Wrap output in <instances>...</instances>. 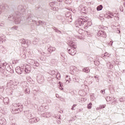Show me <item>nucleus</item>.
Here are the masks:
<instances>
[{"mask_svg":"<svg viewBox=\"0 0 125 125\" xmlns=\"http://www.w3.org/2000/svg\"><path fill=\"white\" fill-rule=\"evenodd\" d=\"M64 1L66 4H71L72 3V0H64Z\"/></svg>","mask_w":125,"mask_h":125,"instance_id":"obj_23","label":"nucleus"},{"mask_svg":"<svg viewBox=\"0 0 125 125\" xmlns=\"http://www.w3.org/2000/svg\"><path fill=\"white\" fill-rule=\"evenodd\" d=\"M39 23L40 25H46V22L45 21H39Z\"/></svg>","mask_w":125,"mask_h":125,"instance_id":"obj_26","label":"nucleus"},{"mask_svg":"<svg viewBox=\"0 0 125 125\" xmlns=\"http://www.w3.org/2000/svg\"><path fill=\"white\" fill-rule=\"evenodd\" d=\"M89 67H85L83 69V72L84 73H89Z\"/></svg>","mask_w":125,"mask_h":125,"instance_id":"obj_18","label":"nucleus"},{"mask_svg":"<svg viewBox=\"0 0 125 125\" xmlns=\"http://www.w3.org/2000/svg\"><path fill=\"white\" fill-rule=\"evenodd\" d=\"M85 7L83 5H80L79 7V10L81 11V12H84L85 11Z\"/></svg>","mask_w":125,"mask_h":125,"instance_id":"obj_16","label":"nucleus"},{"mask_svg":"<svg viewBox=\"0 0 125 125\" xmlns=\"http://www.w3.org/2000/svg\"><path fill=\"white\" fill-rule=\"evenodd\" d=\"M92 106V104L91 103H90L89 104H88L87 107L88 109H91Z\"/></svg>","mask_w":125,"mask_h":125,"instance_id":"obj_31","label":"nucleus"},{"mask_svg":"<svg viewBox=\"0 0 125 125\" xmlns=\"http://www.w3.org/2000/svg\"><path fill=\"white\" fill-rule=\"evenodd\" d=\"M0 26H3V24H2V23H1V24H0Z\"/></svg>","mask_w":125,"mask_h":125,"instance_id":"obj_56","label":"nucleus"},{"mask_svg":"<svg viewBox=\"0 0 125 125\" xmlns=\"http://www.w3.org/2000/svg\"><path fill=\"white\" fill-rule=\"evenodd\" d=\"M71 110H75V108H74V107H73V106L71 108Z\"/></svg>","mask_w":125,"mask_h":125,"instance_id":"obj_57","label":"nucleus"},{"mask_svg":"<svg viewBox=\"0 0 125 125\" xmlns=\"http://www.w3.org/2000/svg\"><path fill=\"white\" fill-rule=\"evenodd\" d=\"M44 81V78H43V76H42L39 77L38 79L37 80L38 83H40V84L42 83H43Z\"/></svg>","mask_w":125,"mask_h":125,"instance_id":"obj_12","label":"nucleus"},{"mask_svg":"<svg viewBox=\"0 0 125 125\" xmlns=\"http://www.w3.org/2000/svg\"><path fill=\"white\" fill-rule=\"evenodd\" d=\"M29 124H34L35 123V122L34 121V118H30L29 120Z\"/></svg>","mask_w":125,"mask_h":125,"instance_id":"obj_28","label":"nucleus"},{"mask_svg":"<svg viewBox=\"0 0 125 125\" xmlns=\"http://www.w3.org/2000/svg\"><path fill=\"white\" fill-rule=\"evenodd\" d=\"M0 14H1V10L0 9Z\"/></svg>","mask_w":125,"mask_h":125,"instance_id":"obj_59","label":"nucleus"},{"mask_svg":"<svg viewBox=\"0 0 125 125\" xmlns=\"http://www.w3.org/2000/svg\"><path fill=\"white\" fill-rule=\"evenodd\" d=\"M6 41V38H5V36L0 35V43L3 42H5Z\"/></svg>","mask_w":125,"mask_h":125,"instance_id":"obj_15","label":"nucleus"},{"mask_svg":"<svg viewBox=\"0 0 125 125\" xmlns=\"http://www.w3.org/2000/svg\"><path fill=\"white\" fill-rule=\"evenodd\" d=\"M25 12V8L22 5L19 6L16 9L15 13L14 15H10L8 17V19L11 20L14 19L15 24H20L21 20L22 19V15Z\"/></svg>","mask_w":125,"mask_h":125,"instance_id":"obj_1","label":"nucleus"},{"mask_svg":"<svg viewBox=\"0 0 125 125\" xmlns=\"http://www.w3.org/2000/svg\"><path fill=\"white\" fill-rule=\"evenodd\" d=\"M9 66V65L7 64L6 62H1L0 65V71H2V70H4L6 68V69L7 70L6 67L8 68Z\"/></svg>","mask_w":125,"mask_h":125,"instance_id":"obj_7","label":"nucleus"},{"mask_svg":"<svg viewBox=\"0 0 125 125\" xmlns=\"http://www.w3.org/2000/svg\"><path fill=\"white\" fill-rule=\"evenodd\" d=\"M21 46L23 47H28V41L24 39L21 40Z\"/></svg>","mask_w":125,"mask_h":125,"instance_id":"obj_9","label":"nucleus"},{"mask_svg":"<svg viewBox=\"0 0 125 125\" xmlns=\"http://www.w3.org/2000/svg\"><path fill=\"white\" fill-rule=\"evenodd\" d=\"M7 72H9L11 74H13L14 73V70L10 68V66H9L7 69Z\"/></svg>","mask_w":125,"mask_h":125,"instance_id":"obj_19","label":"nucleus"},{"mask_svg":"<svg viewBox=\"0 0 125 125\" xmlns=\"http://www.w3.org/2000/svg\"><path fill=\"white\" fill-rule=\"evenodd\" d=\"M55 50H56V48H55V47H52V46H50V47L47 49V51H48V52H49L50 53H52V52H54V51H55Z\"/></svg>","mask_w":125,"mask_h":125,"instance_id":"obj_13","label":"nucleus"},{"mask_svg":"<svg viewBox=\"0 0 125 125\" xmlns=\"http://www.w3.org/2000/svg\"><path fill=\"white\" fill-rule=\"evenodd\" d=\"M11 29L13 30H17L18 29V26H14L12 27H11Z\"/></svg>","mask_w":125,"mask_h":125,"instance_id":"obj_29","label":"nucleus"},{"mask_svg":"<svg viewBox=\"0 0 125 125\" xmlns=\"http://www.w3.org/2000/svg\"><path fill=\"white\" fill-rule=\"evenodd\" d=\"M53 29L56 33H58V31H59V30H58V29H57L56 27H54Z\"/></svg>","mask_w":125,"mask_h":125,"instance_id":"obj_40","label":"nucleus"},{"mask_svg":"<svg viewBox=\"0 0 125 125\" xmlns=\"http://www.w3.org/2000/svg\"><path fill=\"white\" fill-rule=\"evenodd\" d=\"M12 114H18L19 112H21L23 109V106L20 103L14 104L12 105Z\"/></svg>","mask_w":125,"mask_h":125,"instance_id":"obj_2","label":"nucleus"},{"mask_svg":"<svg viewBox=\"0 0 125 125\" xmlns=\"http://www.w3.org/2000/svg\"><path fill=\"white\" fill-rule=\"evenodd\" d=\"M98 37H102L103 38H106L107 36L106 35V33L104 31L101 30L98 31L97 33Z\"/></svg>","mask_w":125,"mask_h":125,"instance_id":"obj_8","label":"nucleus"},{"mask_svg":"<svg viewBox=\"0 0 125 125\" xmlns=\"http://www.w3.org/2000/svg\"><path fill=\"white\" fill-rule=\"evenodd\" d=\"M99 29H104V26H103V25H100V26L99 27Z\"/></svg>","mask_w":125,"mask_h":125,"instance_id":"obj_46","label":"nucleus"},{"mask_svg":"<svg viewBox=\"0 0 125 125\" xmlns=\"http://www.w3.org/2000/svg\"><path fill=\"white\" fill-rule=\"evenodd\" d=\"M27 20L28 22H33V23H35L36 26H41V24H40L39 21L37 22L35 20V16L32 14H28Z\"/></svg>","mask_w":125,"mask_h":125,"instance_id":"obj_5","label":"nucleus"},{"mask_svg":"<svg viewBox=\"0 0 125 125\" xmlns=\"http://www.w3.org/2000/svg\"><path fill=\"white\" fill-rule=\"evenodd\" d=\"M57 33H58L59 34H61V31L60 30H59Z\"/></svg>","mask_w":125,"mask_h":125,"instance_id":"obj_51","label":"nucleus"},{"mask_svg":"<svg viewBox=\"0 0 125 125\" xmlns=\"http://www.w3.org/2000/svg\"><path fill=\"white\" fill-rule=\"evenodd\" d=\"M61 56H62V57H63V55H61Z\"/></svg>","mask_w":125,"mask_h":125,"instance_id":"obj_63","label":"nucleus"},{"mask_svg":"<svg viewBox=\"0 0 125 125\" xmlns=\"http://www.w3.org/2000/svg\"><path fill=\"white\" fill-rule=\"evenodd\" d=\"M2 73V75L4 77H7V69H2V70L0 71Z\"/></svg>","mask_w":125,"mask_h":125,"instance_id":"obj_17","label":"nucleus"},{"mask_svg":"<svg viewBox=\"0 0 125 125\" xmlns=\"http://www.w3.org/2000/svg\"><path fill=\"white\" fill-rule=\"evenodd\" d=\"M6 92H7V94L8 95H11V94H12V90H10L9 91V89H6Z\"/></svg>","mask_w":125,"mask_h":125,"instance_id":"obj_24","label":"nucleus"},{"mask_svg":"<svg viewBox=\"0 0 125 125\" xmlns=\"http://www.w3.org/2000/svg\"><path fill=\"white\" fill-rule=\"evenodd\" d=\"M57 75H59V76H60V74H58V73H57Z\"/></svg>","mask_w":125,"mask_h":125,"instance_id":"obj_60","label":"nucleus"},{"mask_svg":"<svg viewBox=\"0 0 125 125\" xmlns=\"http://www.w3.org/2000/svg\"><path fill=\"white\" fill-rule=\"evenodd\" d=\"M35 62H36V61H35V60H31L29 61L30 65H32V66H34V65H35Z\"/></svg>","mask_w":125,"mask_h":125,"instance_id":"obj_25","label":"nucleus"},{"mask_svg":"<svg viewBox=\"0 0 125 125\" xmlns=\"http://www.w3.org/2000/svg\"><path fill=\"white\" fill-rule=\"evenodd\" d=\"M76 106H77V104H74V105L72 106V107H73V108H75V107H76Z\"/></svg>","mask_w":125,"mask_h":125,"instance_id":"obj_50","label":"nucleus"},{"mask_svg":"<svg viewBox=\"0 0 125 125\" xmlns=\"http://www.w3.org/2000/svg\"><path fill=\"white\" fill-rule=\"evenodd\" d=\"M60 83V89H61L62 90H63V88L62 87V85H61V83Z\"/></svg>","mask_w":125,"mask_h":125,"instance_id":"obj_43","label":"nucleus"},{"mask_svg":"<svg viewBox=\"0 0 125 125\" xmlns=\"http://www.w3.org/2000/svg\"><path fill=\"white\" fill-rule=\"evenodd\" d=\"M83 30L82 29H80L79 30V32L80 33V32H83Z\"/></svg>","mask_w":125,"mask_h":125,"instance_id":"obj_52","label":"nucleus"},{"mask_svg":"<svg viewBox=\"0 0 125 125\" xmlns=\"http://www.w3.org/2000/svg\"><path fill=\"white\" fill-rule=\"evenodd\" d=\"M0 9L1 10H3V9H5V6L4 5H1L0 6Z\"/></svg>","mask_w":125,"mask_h":125,"instance_id":"obj_32","label":"nucleus"},{"mask_svg":"<svg viewBox=\"0 0 125 125\" xmlns=\"http://www.w3.org/2000/svg\"><path fill=\"white\" fill-rule=\"evenodd\" d=\"M10 83H8V84H10Z\"/></svg>","mask_w":125,"mask_h":125,"instance_id":"obj_64","label":"nucleus"},{"mask_svg":"<svg viewBox=\"0 0 125 125\" xmlns=\"http://www.w3.org/2000/svg\"><path fill=\"white\" fill-rule=\"evenodd\" d=\"M3 90H4V87L3 86L0 87V92H3Z\"/></svg>","mask_w":125,"mask_h":125,"instance_id":"obj_35","label":"nucleus"},{"mask_svg":"<svg viewBox=\"0 0 125 125\" xmlns=\"http://www.w3.org/2000/svg\"><path fill=\"white\" fill-rule=\"evenodd\" d=\"M101 93H102V94H105V90H102L101 91Z\"/></svg>","mask_w":125,"mask_h":125,"instance_id":"obj_44","label":"nucleus"},{"mask_svg":"<svg viewBox=\"0 0 125 125\" xmlns=\"http://www.w3.org/2000/svg\"><path fill=\"white\" fill-rule=\"evenodd\" d=\"M12 125H16L15 124H13Z\"/></svg>","mask_w":125,"mask_h":125,"instance_id":"obj_61","label":"nucleus"},{"mask_svg":"<svg viewBox=\"0 0 125 125\" xmlns=\"http://www.w3.org/2000/svg\"><path fill=\"white\" fill-rule=\"evenodd\" d=\"M114 19H115V20L116 21H119V17H115L114 18Z\"/></svg>","mask_w":125,"mask_h":125,"instance_id":"obj_45","label":"nucleus"},{"mask_svg":"<svg viewBox=\"0 0 125 125\" xmlns=\"http://www.w3.org/2000/svg\"><path fill=\"white\" fill-rule=\"evenodd\" d=\"M0 113H1V114H4V110L2 107H0Z\"/></svg>","mask_w":125,"mask_h":125,"instance_id":"obj_34","label":"nucleus"},{"mask_svg":"<svg viewBox=\"0 0 125 125\" xmlns=\"http://www.w3.org/2000/svg\"><path fill=\"white\" fill-rule=\"evenodd\" d=\"M102 8H103V6H102V5H100L97 6V10L98 11H100V10H102Z\"/></svg>","mask_w":125,"mask_h":125,"instance_id":"obj_22","label":"nucleus"},{"mask_svg":"<svg viewBox=\"0 0 125 125\" xmlns=\"http://www.w3.org/2000/svg\"><path fill=\"white\" fill-rule=\"evenodd\" d=\"M114 17V16L113 15H112V16H108V18H112Z\"/></svg>","mask_w":125,"mask_h":125,"instance_id":"obj_49","label":"nucleus"},{"mask_svg":"<svg viewBox=\"0 0 125 125\" xmlns=\"http://www.w3.org/2000/svg\"><path fill=\"white\" fill-rule=\"evenodd\" d=\"M26 113H27L26 115H25L26 117L28 118V119H32L34 118V116H33V113L31 112L26 111Z\"/></svg>","mask_w":125,"mask_h":125,"instance_id":"obj_11","label":"nucleus"},{"mask_svg":"<svg viewBox=\"0 0 125 125\" xmlns=\"http://www.w3.org/2000/svg\"><path fill=\"white\" fill-rule=\"evenodd\" d=\"M105 108V106H104V105H103V106H100L99 108H97V110H99V108H100V109H103V108Z\"/></svg>","mask_w":125,"mask_h":125,"instance_id":"obj_42","label":"nucleus"},{"mask_svg":"<svg viewBox=\"0 0 125 125\" xmlns=\"http://www.w3.org/2000/svg\"><path fill=\"white\" fill-rule=\"evenodd\" d=\"M76 67L74 66H71L70 67V69L71 70V71H73L74 69H75Z\"/></svg>","mask_w":125,"mask_h":125,"instance_id":"obj_39","label":"nucleus"},{"mask_svg":"<svg viewBox=\"0 0 125 125\" xmlns=\"http://www.w3.org/2000/svg\"><path fill=\"white\" fill-rule=\"evenodd\" d=\"M23 71H25V73L26 74H29V73L31 72V71H32V67L27 64L26 66H23Z\"/></svg>","mask_w":125,"mask_h":125,"instance_id":"obj_6","label":"nucleus"},{"mask_svg":"<svg viewBox=\"0 0 125 125\" xmlns=\"http://www.w3.org/2000/svg\"><path fill=\"white\" fill-rule=\"evenodd\" d=\"M88 26H91V22L90 21L87 23V25H85V28H86V27H88Z\"/></svg>","mask_w":125,"mask_h":125,"instance_id":"obj_37","label":"nucleus"},{"mask_svg":"<svg viewBox=\"0 0 125 125\" xmlns=\"http://www.w3.org/2000/svg\"><path fill=\"white\" fill-rule=\"evenodd\" d=\"M105 100H106V101L107 102H108V101H111V97H107L106 98H105Z\"/></svg>","mask_w":125,"mask_h":125,"instance_id":"obj_36","label":"nucleus"},{"mask_svg":"<svg viewBox=\"0 0 125 125\" xmlns=\"http://www.w3.org/2000/svg\"><path fill=\"white\" fill-rule=\"evenodd\" d=\"M36 41H37L36 42H39V39H36Z\"/></svg>","mask_w":125,"mask_h":125,"instance_id":"obj_58","label":"nucleus"},{"mask_svg":"<svg viewBox=\"0 0 125 125\" xmlns=\"http://www.w3.org/2000/svg\"><path fill=\"white\" fill-rule=\"evenodd\" d=\"M33 66H35L36 67H39V66H40V63H39V62L37 61H35Z\"/></svg>","mask_w":125,"mask_h":125,"instance_id":"obj_30","label":"nucleus"},{"mask_svg":"<svg viewBox=\"0 0 125 125\" xmlns=\"http://www.w3.org/2000/svg\"><path fill=\"white\" fill-rule=\"evenodd\" d=\"M60 2H62V0H58Z\"/></svg>","mask_w":125,"mask_h":125,"instance_id":"obj_54","label":"nucleus"},{"mask_svg":"<svg viewBox=\"0 0 125 125\" xmlns=\"http://www.w3.org/2000/svg\"><path fill=\"white\" fill-rule=\"evenodd\" d=\"M28 80V82L30 83H32V84H35V81L32 80V78H29Z\"/></svg>","mask_w":125,"mask_h":125,"instance_id":"obj_21","label":"nucleus"},{"mask_svg":"<svg viewBox=\"0 0 125 125\" xmlns=\"http://www.w3.org/2000/svg\"><path fill=\"white\" fill-rule=\"evenodd\" d=\"M87 19L85 17H82L81 18L78 19V21H76L75 25L76 27H81V26H83L87 22Z\"/></svg>","mask_w":125,"mask_h":125,"instance_id":"obj_4","label":"nucleus"},{"mask_svg":"<svg viewBox=\"0 0 125 125\" xmlns=\"http://www.w3.org/2000/svg\"><path fill=\"white\" fill-rule=\"evenodd\" d=\"M25 93H28V94L30 93V89H25Z\"/></svg>","mask_w":125,"mask_h":125,"instance_id":"obj_38","label":"nucleus"},{"mask_svg":"<svg viewBox=\"0 0 125 125\" xmlns=\"http://www.w3.org/2000/svg\"><path fill=\"white\" fill-rule=\"evenodd\" d=\"M0 48H4V47H3V46H0Z\"/></svg>","mask_w":125,"mask_h":125,"instance_id":"obj_53","label":"nucleus"},{"mask_svg":"<svg viewBox=\"0 0 125 125\" xmlns=\"http://www.w3.org/2000/svg\"><path fill=\"white\" fill-rule=\"evenodd\" d=\"M42 117L45 118H49L50 117V113L49 112H44L41 114Z\"/></svg>","mask_w":125,"mask_h":125,"instance_id":"obj_14","label":"nucleus"},{"mask_svg":"<svg viewBox=\"0 0 125 125\" xmlns=\"http://www.w3.org/2000/svg\"><path fill=\"white\" fill-rule=\"evenodd\" d=\"M3 102L4 104H8V102L9 101V99L8 98H3Z\"/></svg>","mask_w":125,"mask_h":125,"instance_id":"obj_20","label":"nucleus"},{"mask_svg":"<svg viewBox=\"0 0 125 125\" xmlns=\"http://www.w3.org/2000/svg\"><path fill=\"white\" fill-rule=\"evenodd\" d=\"M56 97H58L57 96V94L56 95Z\"/></svg>","mask_w":125,"mask_h":125,"instance_id":"obj_62","label":"nucleus"},{"mask_svg":"<svg viewBox=\"0 0 125 125\" xmlns=\"http://www.w3.org/2000/svg\"><path fill=\"white\" fill-rule=\"evenodd\" d=\"M33 120L34 121V123H38V122H40V119L39 118H34Z\"/></svg>","mask_w":125,"mask_h":125,"instance_id":"obj_33","label":"nucleus"},{"mask_svg":"<svg viewBox=\"0 0 125 125\" xmlns=\"http://www.w3.org/2000/svg\"><path fill=\"white\" fill-rule=\"evenodd\" d=\"M119 101H120L121 102H122V101H123V99H120V100H119Z\"/></svg>","mask_w":125,"mask_h":125,"instance_id":"obj_55","label":"nucleus"},{"mask_svg":"<svg viewBox=\"0 0 125 125\" xmlns=\"http://www.w3.org/2000/svg\"><path fill=\"white\" fill-rule=\"evenodd\" d=\"M15 70L16 73L19 74V75H21L23 73V71H24V69L23 68H21L20 66L16 67Z\"/></svg>","mask_w":125,"mask_h":125,"instance_id":"obj_10","label":"nucleus"},{"mask_svg":"<svg viewBox=\"0 0 125 125\" xmlns=\"http://www.w3.org/2000/svg\"><path fill=\"white\" fill-rule=\"evenodd\" d=\"M4 123L2 122V120H0V125H3Z\"/></svg>","mask_w":125,"mask_h":125,"instance_id":"obj_47","label":"nucleus"},{"mask_svg":"<svg viewBox=\"0 0 125 125\" xmlns=\"http://www.w3.org/2000/svg\"><path fill=\"white\" fill-rule=\"evenodd\" d=\"M76 48H77V45H75V43H71V45H70V46L68 47L67 50L68 52L70 55H72L74 56V55H76V53H77V51H76Z\"/></svg>","mask_w":125,"mask_h":125,"instance_id":"obj_3","label":"nucleus"},{"mask_svg":"<svg viewBox=\"0 0 125 125\" xmlns=\"http://www.w3.org/2000/svg\"><path fill=\"white\" fill-rule=\"evenodd\" d=\"M106 56H107V57H109V54H108V53H104V57H106Z\"/></svg>","mask_w":125,"mask_h":125,"instance_id":"obj_41","label":"nucleus"},{"mask_svg":"<svg viewBox=\"0 0 125 125\" xmlns=\"http://www.w3.org/2000/svg\"><path fill=\"white\" fill-rule=\"evenodd\" d=\"M49 74L50 75L53 76V75H55V74H56V72H55V70H51L50 71Z\"/></svg>","mask_w":125,"mask_h":125,"instance_id":"obj_27","label":"nucleus"},{"mask_svg":"<svg viewBox=\"0 0 125 125\" xmlns=\"http://www.w3.org/2000/svg\"><path fill=\"white\" fill-rule=\"evenodd\" d=\"M44 54L43 55H44L45 56H49L47 53H43Z\"/></svg>","mask_w":125,"mask_h":125,"instance_id":"obj_48","label":"nucleus"}]
</instances>
